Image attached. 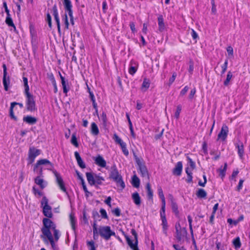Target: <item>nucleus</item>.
<instances>
[{
	"label": "nucleus",
	"mask_w": 250,
	"mask_h": 250,
	"mask_svg": "<svg viewBox=\"0 0 250 250\" xmlns=\"http://www.w3.org/2000/svg\"><path fill=\"white\" fill-rule=\"evenodd\" d=\"M43 227L41 229L42 234L41 235V238L44 242L48 244L50 242L53 249H55V244L51 230L55 229L56 228L55 224L49 218H43L42 220Z\"/></svg>",
	"instance_id": "obj_1"
},
{
	"label": "nucleus",
	"mask_w": 250,
	"mask_h": 250,
	"mask_svg": "<svg viewBox=\"0 0 250 250\" xmlns=\"http://www.w3.org/2000/svg\"><path fill=\"white\" fill-rule=\"evenodd\" d=\"M44 167H45L46 169L51 170L53 167V165L47 159H41L36 163L33 170L34 172H36L38 175H42V170Z\"/></svg>",
	"instance_id": "obj_2"
},
{
	"label": "nucleus",
	"mask_w": 250,
	"mask_h": 250,
	"mask_svg": "<svg viewBox=\"0 0 250 250\" xmlns=\"http://www.w3.org/2000/svg\"><path fill=\"white\" fill-rule=\"evenodd\" d=\"M109 178L113 179L117 183L118 186L120 185L122 190L125 188V184L115 165L112 166L111 168Z\"/></svg>",
	"instance_id": "obj_3"
},
{
	"label": "nucleus",
	"mask_w": 250,
	"mask_h": 250,
	"mask_svg": "<svg viewBox=\"0 0 250 250\" xmlns=\"http://www.w3.org/2000/svg\"><path fill=\"white\" fill-rule=\"evenodd\" d=\"M98 229L99 235L105 240H109L111 236H116L109 226H100Z\"/></svg>",
	"instance_id": "obj_4"
},
{
	"label": "nucleus",
	"mask_w": 250,
	"mask_h": 250,
	"mask_svg": "<svg viewBox=\"0 0 250 250\" xmlns=\"http://www.w3.org/2000/svg\"><path fill=\"white\" fill-rule=\"evenodd\" d=\"M26 98V106L28 111L34 112L37 110L36 107L35 101L33 95L29 93L25 94Z\"/></svg>",
	"instance_id": "obj_5"
},
{
	"label": "nucleus",
	"mask_w": 250,
	"mask_h": 250,
	"mask_svg": "<svg viewBox=\"0 0 250 250\" xmlns=\"http://www.w3.org/2000/svg\"><path fill=\"white\" fill-rule=\"evenodd\" d=\"M176 229V237L178 241H181L183 239L186 237L187 231L185 228H181L180 223H177L175 225Z\"/></svg>",
	"instance_id": "obj_6"
},
{
	"label": "nucleus",
	"mask_w": 250,
	"mask_h": 250,
	"mask_svg": "<svg viewBox=\"0 0 250 250\" xmlns=\"http://www.w3.org/2000/svg\"><path fill=\"white\" fill-rule=\"evenodd\" d=\"M41 151V150L37 149L35 147H30L28 152V163L29 164H32L33 163L35 158L40 154Z\"/></svg>",
	"instance_id": "obj_7"
},
{
	"label": "nucleus",
	"mask_w": 250,
	"mask_h": 250,
	"mask_svg": "<svg viewBox=\"0 0 250 250\" xmlns=\"http://www.w3.org/2000/svg\"><path fill=\"white\" fill-rule=\"evenodd\" d=\"M132 234L134 236L135 243H133L132 241L129 239L127 236H125L127 242L130 247L133 250H139L137 248L138 240H137V233L135 230L132 229L131 230Z\"/></svg>",
	"instance_id": "obj_8"
},
{
	"label": "nucleus",
	"mask_w": 250,
	"mask_h": 250,
	"mask_svg": "<svg viewBox=\"0 0 250 250\" xmlns=\"http://www.w3.org/2000/svg\"><path fill=\"white\" fill-rule=\"evenodd\" d=\"M53 173H54V175L56 178V182L57 183V184L59 186L60 189L63 192H66V190L65 188L64 183L62 179V178L60 175L56 171H54Z\"/></svg>",
	"instance_id": "obj_9"
},
{
	"label": "nucleus",
	"mask_w": 250,
	"mask_h": 250,
	"mask_svg": "<svg viewBox=\"0 0 250 250\" xmlns=\"http://www.w3.org/2000/svg\"><path fill=\"white\" fill-rule=\"evenodd\" d=\"M228 131V126L226 125H223L221 131L218 135V139H220L223 141H224L227 136Z\"/></svg>",
	"instance_id": "obj_10"
},
{
	"label": "nucleus",
	"mask_w": 250,
	"mask_h": 250,
	"mask_svg": "<svg viewBox=\"0 0 250 250\" xmlns=\"http://www.w3.org/2000/svg\"><path fill=\"white\" fill-rule=\"evenodd\" d=\"M53 15L54 17L55 20L57 23L58 31H60V23L58 15V9L56 5H54L52 8Z\"/></svg>",
	"instance_id": "obj_11"
},
{
	"label": "nucleus",
	"mask_w": 250,
	"mask_h": 250,
	"mask_svg": "<svg viewBox=\"0 0 250 250\" xmlns=\"http://www.w3.org/2000/svg\"><path fill=\"white\" fill-rule=\"evenodd\" d=\"M183 169V164L182 162H178L175 167L174 168L172 171L173 175L176 176H180L181 174Z\"/></svg>",
	"instance_id": "obj_12"
},
{
	"label": "nucleus",
	"mask_w": 250,
	"mask_h": 250,
	"mask_svg": "<svg viewBox=\"0 0 250 250\" xmlns=\"http://www.w3.org/2000/svg\"><path fill=\"white\" fill-rule=\"evenodd\" d=\"M42 175H39L35 178V183L40 186L42 189H43L47 186V182L41 178Z\"/></svg>",
	"instance_id": "obj_13"
},
{
	"label": "nucleus",
	"mask_w": 250,
	"mask_h": 250,
	"mask_svg": "<svg viewBox=\"0 0 250 250\" xmlns=\"http://www.w3.org/2000/svg\"><path fill=\"white\" fill-rule=\"evenodd\" d=\"M63 5L65 10L68 12L69 16H71V14L73 13L72 7V5L70 0H63Z\"/></svg>",
	"instance_id": "obj_14"
},
{
	"label": "nucleus",
	"mask_w": 250,
	"mask_h": 250,
	"mask_svg": "<svg viewBox=\"0 0 250 250\" xmlns=\"http://www.w3.org/2000/svg\"><path fill=\"white\" fill-rule=\"evenodd\" d=\"M95 163L98 166L102 167H105L106 166V161L101 155H98L95 159Z\"/></svg>",
	"instance_id": "obj_15"
},
{
	"label": "nucleus",
	"mask_w": 250,
	"mask_h": 250,
	"mask_svg": "<svg viewBox=\"0 0 250 250\" xmlns=\"http://www.w3.org/2000/svg\"><path fill=\"white\" fill-rule=\"evenodd\" d=\"M75 158L79 167L82 168L85 167V165L81 158L79 153L76 151L74 153Z\"/></svg>",
	"instance_id": "obj_16"
},
{
	"label": "nucleus",
	"mask_w": 250,
	"mask_h": 250,
	"mask_svg": "<svg viewBox=\"0 0 250 250\" xmlns=\"http://www.w3.org/2000/svg\"><path fill=\"white\" fill-rule=\"evenodd\" d=\"M23 121L30 125H34L37 122V119L31 116H25L23 118Z\"/></svg>",
	"instance_id": "obj_17"
},
{
	"label": "nucleus",
	"mask_w": 250,
	"mask_h": 250,
	"mask_svg": "<svg viewBox=\"0 0 250 250\" xmlns=\"http://www.w3.org/2000/svg\"><path fill=\"white\" fill-rule=\"evenodd\" d=\"M159 30L160 32H163L165 29V25L164 22V19L162 15H160L158 18Z\"/></svg>",
	"instance_id": "obj_18"
},
{
	"label": "nucleus",
	"mask_w": 250,
	"mask_h": 250,
	"mask_svg": "<svg viewBox=\"0 0 250 250\" xmlns=\"http://www.w3.org/2000/svg\"><path fill=\"white\" fill-rule=\"evenodd\" d=\"M139 168L140 172L143 177L149 179L148 173L145 165H141Z\"/></svg>",
	"instance_id": "obj_19"
},
{
	"label": "nucleus",
	"mask_w": 250,
	"mask_h": 250,
	"mask_svg": "<svg viewBox=\"0 0 250 250\" xmlns=\"http://www.w3.org/2000/svg\"><path fill=\"white\" fill-rule=\"evenodd\" d=\"M43 213L44 216L47 217L48 218H51L52 217V208L50 206L47 207H43Z\"/></svg>",
	"instance_id": "obj_20"
},
{
	"label": "nucleus",
	"mask_w": 250,
	"mask_h": 250,
	"mask_svg": "<svg viewBox=\"0 0 250 250\" xmlns=\"http://www.w3.org/2000/svg\"><path fill=\"white\" fill-rule=\"evenodd\" d=\"M161 218L162 221V226H163V232L165 235H167V219L165 215H163V213H161Z\"/></svg>",
	"instance_id": "obj_21"
},
{
	"label": "nucleus",
	"mask_w": 250,
	"mask_h": 250,
	"mask_svg": "<svg viewBox=\"0 0 250 250\" xmlns=\"http://www.w3.org/2000/svg\"><path fill=\"white\" fill-rule=\"evenodd\" d=\"M132 199L134 202V203L137 205L139 206L141 204V198L140 197L137 192L133 193L132 195Z\"/></svg>",
	"instance_id": "obj_22"
},
{
	"label": "nucleus",
	"mask_w": 250,
	"mask_h": 250,
	"mask_svg": "<svg viewBox=\"0 0 250 250\" xmlns=\"http://www.w3.org/2000/svg\"><path fill=\"white\" fill-rule=\"evenodd\" d=\"M86 176L88 183L91 186L94 185L95 175L93 176L91 173L87 172L86 173Z\"/></svg>",
	"instance_id": "obj_23"
},
{
	"label": "nucleus",
	"mask_w": 250,
	"mask_h": 250,
	"mask_svg": "<svg viewBox=\"0 0 250 250\" xmlns=\"http://www.w3.org/2000/svg\"><path fill=\"white\" fill-rule=\"evenodd\" d=\"M91 133L93 135H97L99 133L98 126L94 122H93L91 125Z\"/></svg>",
	"instance_id": "obj_24"
},
{
	"label": "nucleus",
	"mask_w": 250,
	"mask_h": 250,
	"mask_svg": "<svg viewBox=\"0 0 250 250\" xmlns=\"http://www.w3.org/2000/svg\"><path fill=\"white\" fill-rule=\"evenodd\" d=\"M147 197L149 199L152 200L153 191L152 190L149 183H147L146 186Z\"/></svg>",
	"instance_id": "obj_25"
},
{
	"label": "nucleus",
	"mask_w": 250,
	"mask_h": 250,
	"mask_svg": "<svg viewBox=\"0 0 250 250\" xmlns=\"http://www.w3.org/2000/svg\"><path fill=\"white\" fill-rule=\"evenodd\" d=\"M196 194L198 198H204L207 196V194L204 189L200 188L197 190Z\"/></svg>",
	"instance_id": "obj_26"
},
{
	"label": "nucleus",
	"mask_w": 250,
	"mask_h": 250,
	"mask_svg": "<svg viewBox=\"0 0 250 250\" xmlns=\"http://www.w3.org/2000/svg\"><path fill=\"white\" fill-rule=\"evenodd\" d=\"M169 196L171 200V204L172 209L174 212H175L176 213H177L178 212L177 205L174 201L172 196L171 195H169Z\"/></svg>",
	"instance_id": "obj_27"
},
{
	"label": "nucleus",
	"mask_w": 250,
	"mask_h": 250,
	"mask_svg": "<svg viewBox=\"0 0 250 250\" xmlns=\"http://www.w3.org/2000/svg\"><path fill=\"white\" fill-rule=\"evenodd\" d=\"M132 184L135 188H138L140 186V180L136 175L132 177Z\"/></svg>",
	"instance_id": "obj_28"
},
{
	"label": "nucleus",
	"mask_w": 250,
	"mask_h": 250,
	"mask_svg": "<svg viewBox=\"0 0 250 250\" xmlns=\"http://www.w3.org/2000/svg\"><path fill=\"white\" fill-rule=\"evenodd\" d=\"M150 82L146 78H145L142 83V89L144 91L146 90L149 87Z\"/></svg>",
	"instance_id": "obj_29"
},
{
	"label": "nucleus",
	"mask_w": 250,
	"mask_h": 250,
	"mask_svg": "<svg viewBox=\"0 0 250 250\" xmlns=\"http://www.w3.org/2000/svg\"><path fill=\"white\" fill-rule=\"evenodd\" d=\"M60 78L61 79V83H62V87H63V92L64 93H67L68 91V89L66 88V84L65 79L63 76H62V75L60 73Z\"/></svg>",
	"instance_id": "obj_30"
},
{
	"label": "nucleus",
	"mask_w": 250,
	"mask_h": 250,
	"mask_svg": "<svg viewBox=\"0 0 250 250\" xmlns=\"http://www.w3.org/2000/svg\"><path fill=\"white\" fill-rule=\"evenodd\" d=\"M23 82L24 86V94L29 93V87L28 84V79L26 77H23Z\"/></svg>",
	"instance_id": "obj_31"
},
{
	"label": "nucleus",
	"mask_w": 250,
	"mask_h": 250,
	"mask_svg": "<svg viewBox=\"0 0 250 250\" xmlns=\"http://www.w3.org/2000/svg\"><path fill=\"white\" fill-rule=\"evenodd\" d=\"M104 181L103 177L95 175V179L94 181V185H102L103 181Z\"/></svg>",
	"instance_id": "obj_32"
},
{
	"label": "nucleus",
	"mask_w": 250,
	"mask_h": 250,
	"mask_svg": "<svg viewBox=\"0 0 250 250\" xmlns=\"http://www.w3.org/2000/svg\"><path fill=\"white\" fill-rule=\"evenodd\" d=\"M5 22L9 26H12L14 28L15 30H16V27L13 22V20H12V18L10 17V16L7 15V17H6V20H5Z\"/></svg>",
	"instance_id": "obj_33"
},
{
	"label": "nucleus",
	"mask_w": 250,
	"mask_h": 250,
	"mask_svg": "<svg viewBox=\"0 0 250 250\" xmlns=\"http://www.w3.org/2000/svg\"><path fill=\"white\" fill-rule=\"evenodd\" d=\"M233 244L234 245L235 248L238 249L241 247V243L239 237H236L233 241Z\"/></svg>",
	"instance_id": "obj_34"
},
{
	"label": "nucleus",
	"mask_w": 250,
	"mask_h": 250,
	"mask_svg": "<svg viewBox=\"0 0 250 250\" xmlns=\"http://www.w3.org/2000/svg\"><path fill=\"white\" fill-rule=\"evenodd\" d=\"M101 120L103 123L104 126L105 127L107 125V119L106 115L105 112H103L101 116Z\"/></svg>",
	"instance_id": "obj_35"
},
{
	"label": "nucleus",
	"mask_w": 250,
	"mask_h": 250,
	"mask_svg": "<svg viewBox=\"0 0 250 250\" xmlns=\"http://www.w3.org/2000/svg\"><path fill=\"white\" fill-rule=\"evenodd\" d=\"M9 83V77L6 78V76H3V84L4 87V89L6 91L8 90V85Z\"/></svg>",
	"instance_id": "obj_36"
},
{
	"label": "nucleus",
	"mask_w": 250,
	"mask_h": 250,
	"mask_svg": "<svg viewBox=\"0 0 250 250\" xmlns=\"http://www.w3.org/2000/svg\"><path fill=\"white\" fill-rule=\"evenodd\" d=\"M15 103H11L10 108V116L11 118L13 119L15 121L17 120V118L15 117L14 114L13 108L15 105Z\"/></svg>",
	"instance_id": "obj_37"
},
{
	"label": "nucleus",
	"mask_w": 250,
	"mask_h": 250,
	"mask_svg": "<svg viewBox=\"0 0 250 250\" xmlns=\"http://www.w3.org/2000/svg\"><path fill=\"white\" fill-rule=\"evenodd\" d=\"M232 77V74L230 71L228 72L227 78L224 82V84L226 86L229 84V83Z\"/></svg>",
	"instance_id": "obj_38"
},
{
	"label": "nucleus",
	"mask_w": 250,
	"mask_h": 250,
	"mask_svg": "<svg viewBox=\"0 0 250 250\" xmlns=\"http://www.w3.org/2000/svg\"><path fill=\"white\" fill-rule=\"evenodd\" d=\"M42 207H47L48 205V200L45 196H43L42 200L41 202Z\"/></svg>",
	"instance_id": "obj_39"
},
{
	"label": "nucleus",
	"mask_w": 250,
	"mask_h": 250,
	"mask_svg": "<svg viewBox=\"0 0 250 250\" xmlns=\"http://www.w3.org/2000/svg\"><path fill=\"white\" fill-rule=\"evenodd\" d=\"M133 62H131V66L129 69V73L130 74L133 75L137 71V67L136 66H132Z\"/></svg>",
	"instance_id": "obj_40"
},
{
	"label": "nucleus",
	"mask_w": 250,
	"mask_h": 250,
	"mask_svg": "<svg viewBox=\"0 0 250 250\" xmlns=\"http://www.w3.org/2000/svg\"><path fill=\"white\" fill-rule=\"evenodd\" d=\"M238 153L240 157L242 159L244 154V148L243 145L241 146H237Z\"/></svg>",
	"instance_id": "obj_41"
},
{
	"label": "nucleus",
	"mask_w": 250,
	"mask_h": 250,
	"mask_svg": "<svg viewBox=\"0 0 250 250\" xmlns=\"http://www.w3.org/2000/svg\"><path fill=\"white\" fill-rule=\"evenodd\" d=\"M69 217H70V223L71 225L72 228L73 230H74L75 229V219L74 216L73 215V214L71 213L70 214Z\"/></svg>",
	"instance_id": "obj_42"
},
{
	"label": "nucleus",
	"mask_w": 250,
	"mask_h": 250,
	"mask_svg": "<svg viewBox=\"0 0 250 250\" xmlns=\"http://www.w3.org/2000/svg\"><path fill=\"white\" fill-rule=\"evenodd\" d=\"M71 143L75 146H78V143L77 142V138L75 134H73L71 137Z\"/></svg>",
	"instance_id": "obj_43"
},
{
	"label": "nucleus",
	"mask_w": 250,
	"mask_h": 250,
	"mask_svg": "<svg viewBox=\"0 0 250 250\" xmlns=\"http://www.w3.org/2000/svg\"><path fill=\"white\" fill-rule=\"evenodd\" d=\"M227 163H225L224 167L223 169H221L220 168V169H219V172H220V175L221 176L222 178L225 175V173H226V170H227Z\"/></svg>",
	"instance_id": "obj_44"
},
{
	"label": "nucleus",
	"mask_w": 250,
	"mask_h": 250,
	"mask_svg": "<svg viewBox=\"0 0 250 250\" xmlns=\"http://www.w3.org/2000/svg\"><path fill=\"white\" fill-rule=\"evenodd\" d=\"M182 110V106L181 105H178L177 106L176 111L175 113V117L176 119H178L180 116V113Z\"/></svg>",
	"instance_id": "obj_45"
},
{
	"label": "nucleus",
	"mask_w": 250,
	"mask_h": 250,
	"mask_svg": "<svg viewBox=\"0 0 250 250\" xmlns=\"http://www.w3.org/2000/svg\"><path fill=\"white\" fill-rule=\"evenodd\" d=\"M227 51L229 57H232L233 56V50L231 46H229L227 48Z\"/></svg>",
	"instance_id": "obj_46"
},
{
	"label": "nucleus",
	"mask_w": 250,
	"mask_h": 250,
	"mask_svg": "<svg viewBox=\"0 0 250 250\" xmlns=\"http://www.w3.org/2000/svg\"><path fill=\"white\" fill-rule=\"evenodd\" d=\"M87 245L89 248V250H96L94 242L93 241L87 242Z\"/></svg>",
	"instance_id": "obj_47"
},
{
	"label": "nucleus",
	"mask_w": 250,
	"mask_h": 250,
	"mask_svg": "<svg viewBox=\"0 0 250 250\" xmlns=\"http://www.w3.org/2000/svg\"><path fill=\"white\" fill-rule=\"evenodd\" d=\"M158 194L160 198L161 199L162 202H164L165 201V196L161 188H158Z\"/></svg>",
	"instance_id": "obj_48"
},
{
	"label": "nucleus",
	"mask_w": 250,
	"mask_h": 250,
	"mask_svg": "<svg viewBox=\"0 0 250 250\" xmlns=\"http://www.w3.org/2000/svg\"><path fill=\"white\" fill-rule=\"evenodd\" d=\"M188 222L189 223V227L191 235H193V229H192V219L190 215H188Z\"/></svg>",
	"instance_id": "obj_49"
},
{
	"label": "nucleus",
	"mask_w": 250,
	"mask_h": 250,
	"mask_svg": "<svg viewBox=\"0 0 250 250\" xmlns=\"http://www.w3.org/2000/svg\"><path fill=\"white\" fill-rule=\"evenodd\" d=\"M52 230L53 231V234L54 236V239L56 241H57L58 239H59L60 234H59V231L55 228V229H52Z\"/></svg>",
	"instance_id": "obj_50"
},
{
	"label": "nucleus",
	"mask_w": 250,
	"mask_h": 250,
	"mask_svg": "<svg viewBox=\"0 0 250 250\" xmlns=\"http://www.w3.org/2000/svg\"><path fill=\"white\" fill-rule=\"evenodd\" d=\"M33 192L35 195H38L39 196H42L43 195V193L40 191H39L38 189H37L35 187H33Z\"/></svg>",
	"instance_id": "obj_51"
},
{
	"label": "nucleus",
	"mask_w": 250,
	"mask_h": 250,
	"mask_svg": "<svg viewBox=\"0 0 250 250\" xmlns=\"http://www.w3.org/2000/svg\"><path fill=\"white\" fill-rule=\"evenodd\" d=\"M112 212L116 216H119L121 215V210L118 208L112 210Z\"/></svg>",
	"instance_id": "obj_52"
},
{
	"label": "nucleus",
	"mask_w": 250,
	"mask_h": 250,
	"mask_svg": "<svg viewBox=\"0 0 250 250\" xmlns=\"http://www.w3.org/2000/svg\"><path fill=\"white\" fill-rule=\"evenodd\" d=\"M82 184L83 189V190L84 191V192L86 193V196H88V194L89 193V192L88 191V190H87V189L86 188V185L85 184V183H84V181L83 179H82Z\"/></svg>",
	"instance_id": "obj_53"
},
{
	"label": "nucleus",
	"mask_w": 250,
	"mask_h": 250,
	"mask_svg": "<svg viewBox=\"0 0 250 250\" xmlns=\"http://www.w3.org/2000/svg\"><path fill=\"white\" fill-rule=\"evenodd\" d=\"M187 159H188V163L189 164V165H190V167L192 168V169L195 168V163L189 157H187Z\"/></svg>",
	"instance_id": "obj_54"
},
{
	"label": "nucleus",
	"mask_w": 250,
	"mask_h": 250,
	"mask_svg": "<svg viewBox=\"0 0 250 250\" xmlns=\"http://www.w3.org/2000/svg\"><path fill=\"white\" fill-rule=\"evenodd\" d=\"M210 154L212 155H214L213 159H214V160H215V161L217 160L220 156V152L218 154H216L214 151H211Z\"/></svg>",
	"instance_id": "obj_55"
},
{
	"label": "nucleus",
	"mask_w": 250,
	"mask_h": 250,
	"mask_svg": "<svg viewBox=\"0 0 250 250\" xmlns=\"http://www.w3.org/2000/svg\"><path fill=\"white\" fill-rule=\"evenodd\" d=\"M196 90L195 88H194L191 90L189 95V96H188V98L190 100H192L193 99V98L196 93Z\"/></svg>",
	"instance_id": "obj_56"
},
{
	"label": "nucleus",
	"mask_w": 250,
	"mask_h": 250,
	"mask_svg": "<svg viewBox=\"0 0 250 250\" xmlns=\"http://www.w3.org/2000/svg\"><path fill=\"white\" fill-rule=\"evenodd\" d=\"M114 139L116 143H117L118 144H120L121 143L123 142L122 140L120 138H119L118 136L116 134H114Z\"/></svg>",
	"instance_id": "obj_57"
},
{
	"label": "nucleus",
	"mask_w": 250,
	"mask_h": 250,
	"mask_svg": "<svg viewBox=\"0 0 250 250\" xmlns=\"http://www.w3.org/2000/svg\"><path fill=\"white\" fill-rule=\"evenodd\" d=\"M177 75L176 73H173L172 74V76L170 79H169V84H171L173 82L175 81L176 77Z\"/></svg>",
	"instance_id": "obj_58"
},
{
	"label": "nucleus",
	"mask_w": 250,
	"mask_h": 250,
	"mask_svg": "<svg viewBox=\"0 0 250 250\" xmlns=\"http://www.w3.org/2000/svg\"><path fill=\"white\" fill-rule=\"evenodd\" d=\"M211 3L212 5L211 11L213 14H215L216 12V8L214 0H211Z\"/></svg>",
	"instance_id": "obj_59"
},
{
	"label": "nucleus",
	"mask_w": 250,
	"mask_h": 250,
	"mask_svg": "<svg viewBox=\"0 0 250 250\" xmlns=\"http://www.w3.org/2000/svg\"><path fill=\"white\" fill-rule=\"evenodd\" d=\"M100 212L103 218H107V215L105 209L102 208L100 209Z\"/></svg>",
	"instance_id": "obj_60"
},
{
	"label": "nucleus",
	"mask_w": 250,
	"mask_h": 250,
	"mask_svg": "<svg viewBox=\"0 0 250 250\" xmlns=\"http://www.w3.org/2000/svg\"><path fill=\"white\" fill-rule=\"evenodd\" d=\"M64 24H65V27L66 29H68V26H69V22H68V18H67V16L66 14H65L64 15Z\"/></svg>",
	"instance_id": "obj_61"
},
{
	"label": "nucleus",
	"mask_w": 250,
	"mask_h": 250,
	"mask_svg": "<svg viewBox=\"0 0 250 250\" xmlns=\"http://www.w3.org/2000/svg\"><path fill=\"white\" fill-rule=\"evenodd\" d=\"M243 182L244 180L243 179L240 180L238 185L237 187V189L238 191H240L242 189Z\"/></svg>",
	"instance_id": "obj_62"
},
{
	"label": "nucleus",
	"mask_w": 250,
	"mask_h": 250,
	"mask_svg": "<svg viewBox=\"0 0 250 250\" xmlns=\"http://www.w3.org/2000/svg\"><path fill=\"white\" fill-rule=\"evenodd\" d=\"M188 86H186L180 92V95H184L188 90Z\"/></svg>",
	"instance_id": "obj_63"
},
{
	"label": "nucleus",
	"mask_w": 250,
	"mask_h": 250,
	"mask_svg": "<svg viewBox=\"0 0 250 250\" xmlns=\"http://www.w3.org/2000/svg\"><path fill=\"white\" fill-rule=\"evenodd\" d=\"M129 26L130 27V29L133 33H135L136 32L135 27V24L134 22H130Z\"/></svg>",
	"instance_id": "obj_64"
}]
</instances>
